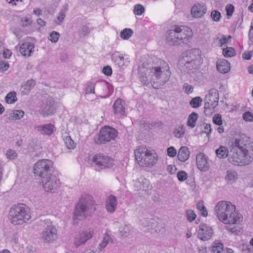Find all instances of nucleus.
<instances>
[{
  "label": "nucleus",
  "mask_w": 253,
  "mask_h": 253,
  "mask_svg": "<svg viewBox=\"0 0 253 253\" xmlns=\"http://www.w3.org/2000/svg\"><path fill=\"white\" fill-rule=\"evenodd\" d=\"M217 157L219 159H224L227 157H229L230 151L224 146H220L215 151Z\"/></svg>",
  "instance_id": "nucleus-31"
},
{
  "label": "nucleus",
  "mask_w": 253,
  "mask_h": 253,
  "mask_svg": "<svg viewBox=\"0 0 253 253\" xmlns=\"http://www.w3.org/2000/svg\"><path fill=\"white\" fill-rule=\"evenodd\" d=\"M157 224L155 227H154L153 230H154L155 232L157 234H163L165 231L164 224L161 221L159 222L158 220H157Z\"/></svg>",
  "instance_id": "nucleus-45"
},
{
  "label": "nucleus",
  "mask_w": 253,
  "mask_h": 253,
  "mask_svg": "<svg viewBox=\"0 0 253 253\" xmlns=\"http://www.w3.org/2000/svg\"><path fill=\"white\" fill-rule=\"evenodd\" d=\"M202 101V99L200 97H195L191 99L190 105L193 108H198L201 106Z\"/></svg>",
  "instance_id": "nucleus-41"
},
{
  "label": "nucleus",
  "mask_w": 253,
  "mask_h": 253,
  "mask_svg": "<svg viewBox=\"0 0 253 253\" xmlns=\"http://www.w3.org/2000/svg\"><path fill=\"white\" fill-rule=\"evenodd\" d=\"M32 23V21L31 19L26 17H22L21 19V25L22 27H29Z\"/></svg>",
  "instance_id": "nucleus-52"
},
{
  "label": "nucleus",
  "mask_w": 253,
  "mask_h": 253,
  "mask_svg": "<svg viewBox=\"0 0 253 253\" xmlns=\"http://www.w3.org/2000/svg\"><path fill=\"white\" fill-rule=\"evenodd\" d=\"M226 16L227 19H230L234 11V6L231 4H228L225 7Z\"/></svg>",
  "instance_id": "nucleus-50"
},
{
  "label": "nucleus",
  "mask_w": 253,
  "mask_h": 253,
  "mask_svg": "<svg viewBox=\"0 0 253 253\" xmlns=\"http://www.w3.org/2000/svg\"><path fill=\"white\" fill-rule=\"evenodd\" d=\"M223 54L225 57H231L234 56L236 53L234 49L230 47L223 49Z\"/></svg>",
  "instance_id": "nucleus-42"
},
{
  "label": "nucleus",
  "mask_w": 253,
  "mask_h": 253,
  "mask_svg": "<svg viewBox=\"0 0 253 253\" xmlns=\"http://www.w3.org/2000/svg\"><path fill=\"white\" fill-rule=\"evenodd\" d=\"M16 93L15 91H11L8 93L5 97V100L8 104H13L17 101Z\"/></svg>",
  "instance_id": "nucleus-36"
},
{
  "label": "nucleus",
  "mask_w": 253,
  "mask_h": 253,
  "mask_svg": "<svg viewBox=\"0 0 253 253\" xmlns=\"http://www.w3.org/2000/svg\"><path fill=\"white\" fill-rule=\"evenodd\" d=\"M198 118V114L196 112H192L189 115L187 121V126L193 128L195 127L196 123Z\"/></svg>",
  "instance_id": "nucleus-32"
},
{
  "label": "nucleus",
  "mask_w": 253,
  "mask_h": 253,
  "mask_svg": "<svg viewBox=\"0 0 253 253\" xmlns=\"http://www.w3.org/2000/svg\"><path fill=\"white\" fill-rule=\"evenodd\" d=\"M134 186L137 190H143L147 194H149L152 189V186L150 185L149 181L143 177L135 180Z\"/></svg>",
  "instance_id": "nucleus-19"
},
{
  "label": "nucleus",
  "mask_w": 253,
  "mask_h": 253,
  "mask_svg": "<svg viewBox=\"0 0 253 253\" xmlns=\"http://www.w3.org/2000/svg\"><path fill=\"white\" fill-rule=\"evenodd\" d=\"M213 122L215 125L220 126L222 124V117L221 115L215 114L213 117Z\"/></svg>",
  "instance_id": "nucleus-57"
},
{
  "label": "nucleus",
  "mask_w": 253,
  "mask_h": 253,
  "mask_svg": "<svg viewBox=\"0 0 253 253\" xmlns=\"http://www.w3.org/2000/svg\"><path fill=\"white\" fill-rule=\"evenodd\" d=\"M65 17V11L63 9L61 10L57 16V21H55V24L58 25L61 24Z\"/></svg>",
  "instance_id": "nucleus-44"
},
{
  "label": "nucleus",
  "mask_w": 253,
  "mask_h": 253,
  "mask_svg": "<svg viewBox=\"0 0 253 253\" xmlns=\"http://www.w3.org/2000/svg\"><path fill=\"white\" fill-rule=\"evenodd\" d=\"M219 100L218 91L215 88H211L204 99V113L210 116L214 109L218 105Z\"/></svg>",
  "instance_id": "nucleus-9"
},
{
  "label": "nucleus",
  "mask_w": 253,
  "mask_h": 253,
  "mask_svg": "<svg viewBox=\"0 0 253 253\" xmlns=\"http://www.w3.org/2000/svg\"><path fill=\"white\" fill-rule=\"evenodd\" d=\"M53 162L48 159H42L38 161L33 167L35 175L39 176L42 179L52 175L53 171Z\"/></svg>",
  "instance_id": "nucleus-8"
},
{
  "label": "nucleus",
  "mask_w": 253,
  "mask_h": 253,
  "mask_svg": "<svg viewBox=\"0 0 253 253\" xmlns=\"http://www.w3.org/2000/svg\"><path fill=\"white\" fill-rule=\"evenodd\" d=\"M60 37V34L56 31L52 32L48 37V40L52 42H56Z\"/></svg>",
  "instance_id": "nucleus-48"
},
{
  "label": "nucleus",
  "mask_w": 253,
  "mask_h": 253,
  "mask_svg": "<svg viewBox=\"0 0 253 253\" xmlns=\"http://www.w3.org/2000/svg\"><path fill=\"white\" fill-rule=\"evenodd\" d=\"M92 162L100 169L109 168L114 165V160L111 158L100 153L92 157Z\"/></svg>",
  "instance_id": "nucleus-11"
},
{
  "label": "nucleus",
  "mask_w": 253,
  "mask_h": 253,
  "mask_svg": "<svg viewBox=\"0 0 253 253\" xmlns=\"http://www.w3.org/2000/svg\"><path fill=\"white\" fill-rule=\"evenodd\" d=\"M186 217L189 222H192L195 219L196 214L193 211L188 210L186 211Z\"/></svg>",
  "instance_id": "nucleus-55"
},
{
  "label": "nucleus",
  "mask_w": 253,
  "mask_h": 253,
  "mask_svg": "<svg viewBox=\"0 0 253 253\" xmlns=\"http://www.w3.org/2000/svg\"><path fill=\"white\" fill-rule=\"evenodd\" d=\"M187 174L184 171H179L177 173V177L180 181H183L187 178Z\"/></svg>",
  "instance_id": "nucleus-56"
},
{
  "label": "nucleus",
  "mask_w": 253,
  "mask_h": 253,
  "mask_svg": "<svg viewBox=\"0 0 253 253\" xmlns=\"http://www.w3.org/2000/svg\"><path fill=\"white\" fill-rule=\"evenodd\" d=\"M64 141L66 147L69 149H73L76 147V144L69 136L64 138Z\"/></svg>",
  "instance_id": "nucleus-40"
},
{
  "label": "nucleus",
  "mask_w": 253,
  "mask_h": 253,
  "mask_svg": "<svg viewBox=\"0 0 253 253\" xmlns=\"http://www.w3.org/2000/svg\"><path fill=\"white\" fill-rule=\"evenodd\" d=\"M207 12V7L204 3H197L191 8V14L194 18H199L203 17Z\"/></svg>",
  "instance_id": "nucleus-16"
},
{
  "label": "nucleus",
  "mask_w": 253,
  "mask_h": 253,
  "mask_svg": "<svg viewBox=\"0 0 253 253\" xmlns=\"http://www.w3.org/2000/svg\"><path fill=\"white\" fill-rule=\"evenodd\" d=\"M144 11L145 8L142 5L138 4L134 6L133 12L135 15H141L144 12Z\"/></svg>",
  "instance_id": "nucleus-47"
},
{
  "label": "nucleus",
  "mask_w": 253,
  "mask_h": 253,
  "mask_svg": "<svg viewBox=\"0 0 253 253\" xmlns=\"http://www.w3.org/2000/svg\"><path fill=\"white\" fill-rule=\"evenodd\" d=\"M92 236V232L91 231H84L79 233L75 239L74 243L76 247H78L84 244Z\"/></svg>",
  "instance_id": "nucleus-18"
},
{
  "label": "nucleus",
  "mask_w": 253,
  "mask_h": 253,
  "mask_svg": "<svg viewBox=\"0 0 253 253\" xmlns=\"http://www.w3.org/2000/svg\"><path fill=\"white\" fill-rule=\"evenodd\" d=\"M213 234V231L211 227L205 224H201L200 225L198 231V237L203 241L209 240Z\"/></svg>",
  "instance_id": "nucleus-15"
},
{
  "label": "nucleus",
  "mask_w": 253,
  "mask_h": 253,
  "mask_svg": "<svg viewBox=\"0 0 253 253\" xmlns=\"http://www.w3.org/2000/svg\"><path fill=\"white\" fill-rule=\"evenodd\" d=\"M133 33V31L131 29L125 28L120 33V37L123 40H128L129 39Z\"/></svg>",
  "instance_id": "nucleus-35"
},
{
  "label": "nucleus",
  "mask_w": 253,
  "mask_h": 253,
  "mask_svg": "<svg viewBox=\"0 0 253 253\" xmlns=\"http://www.w3.org/2000/svg\"><path fill=\"white\" fill-rule=\"evenodd\" d=\"M36 82L33 80H27L21 86L20 91L22 95H27L29 93L32 88L35 85Z\"/></svg>",
  "instance_id": "nucleus-25"
},
{
  "label": "nucleus",
  "mask_w": 253,
  "mask_h": 253,
  "mask_svg": "<svg viewBox=\"0 0 253 253\" xmlns=\"http://www.w3.org/2000/svg\"><path fill=\"white\" fill-rule=\"evenodd\" d=\"M6 156L9 160H14L17 158V154L15 150L9 149L6 151Z\"/></svg>",
  "instance_id": "nucleus-49"
},
{
  "label": "nucleus",
  "mask_w": 253,
  "mask_h": 253,
  "mask_svg": "<svg viewBox=\"0 0 253 253\" xmlns=\"http://www.w3.org/2000/svg\"><path fill=\"white\" fill-rule=\"evenodd\" d=\"M89 33V30L87 26L84 25L82 28V34L84 36Z\"/></svg>",
  "instance_id": "nucleus-64"
},
{
  "label": "nucleus",
  "mask_w": 253,
  "mask_h": 253,
  "mask_svg": "<svg viewBox=\"0 0 253 253\" xmlns=\"http://www.w3.org/2000/svg\"><path fill=\"white\" fill-rule=\"evenodd\" d=\"M9 66L7 62H4L3 61L0 62V72H3L5 71H6Z\"/></svg>",
  "instance_id": "nucleus-61"
},
{
  "label": "nucleus",
  "mask_w": 253,
  "mask_h": 253,
  "mask_svg": "<svg viewBox=\"0 0 253 253\" xmlns=\"http://www.w3.org/2000/svg\"><path fill=\"white\" fill-rule=\"evenodd\" d=\"M231 39V37L230 36H228L227 37L223 36L221 39L219 40L220 46H222L223 45L226 44Z\"/></svg>",
  "instance_id": "nucleus-60"
},
{
  "label": "nucleus",
  "mask_w": 253,
  "mask_h": 253,
  "mask_svg": "<svg viewBox=\"0 0 253 253\" xmlns=\"http://www.w3.org/2000/svg\"><path fill=\"white\" fill-rule=\"evenodd\" d=\"M41 183L44 191L52 194L56 192L59 185V180L53 174L42 179Z\"/></svg>",
  "instance_id": "nucleus-12"
},
{
  "label": "nucleus",
  "mask_w": 253,
  "mask_h": 253,
  "mask_svg": "<svg viewBox=\"0 0 253 253\" xmlns=\"http://www.w3.org/2000/svg\"><path fill=\"white\" fill-rule=\"evenodd\" d=\"M24 115V112L22 110H14L10 114V118L12 120H19L23 118Z\"/></svg>",
  "instance_id": "nucleus-39"
},
{
  "label": "nucleus",
  "mask_w": 253,
  "mask_h": 253,
  "mask_svg": "<svg viewBox=\"0 0 253 253\" xmlns=\"http://www.w3.org/2000/svg\"><path fill=\"white\" fill-rule=\"evenodd\" d=\"M11 30L17 39H20L22 37L23 31L19 27H12Z\"/></svg>",
  "instance_id": "nucleus-46"
},
{
  "label": "nucleus",
  "mask_w": 253,
  "mask_h": 253,
  "mask_svg": "<svg viewBox=\"0 0 253 253\" xmlns=\"http://www.w3.org/2000/svg\"><path fill=\"white\" fill-rule=\"evenodd\" d=\"M119 232L121 237L126 238L132 234V227L129 224L123 223L119 228Z\"/></svg>",
  "instance_id": "nucleus-24"
},
{
  "label": "nucleus",
  "mask_w": 253,
  "mask_h": 253,
  "mask_svg": "<svg viewBox=\"0 0 253 253\" xmlns=\"http://www.w3.org/2000/svg\"><path fill=\"white\" fill-rule=\"evenodd\" d=\"M124 104V100L120 98L115 101L113 105V110L115 114L124 115L125 113Z\"/></svg>",
  "instance_id": "nucleus-26"
},
{
  "label": "nucleus",
  "mask_w": 253,
  "mask_h": 253,
  "mask_svg": "<svg viewBox=\"0 0 253 253\" xmlns=\"http://www.w3.org/2000/svg\"><path fill=\"white\" fill-rule=\"evenodd\" d=\"M96 205L92 195L83 194L75 206L74 216L79 219L91 217L96 210Z\"/></svg>",
  "instance_id": "nucleus-4"
},
{
  "label": "nucleus",
  "mask_w": 253,
  "mask_h": 253,
  "mask_svg": "<svg viewBox=\"0 0 253 253\" xmlns=\"http://www.w3.org/2000/svg\"><path fill=\"white\" fill-rule=\"evenodd\" d=\"M201 51L199 49L194 48L187 51L183 57V60L203 61L201 56Z\"/></svg>",
  "instance_id": "nucleus-17"
},
{
  "label": "nucleus",
  "mask_w": 253,
  "mask_h": 253,
  "mask_svg": "<svg viewBox=\"0 0 253 253\" xmlns=\"http://www.w3.org/2000/svg\"><path fill=\"white\" fill-rule=\"evenodd\" d=\"M183 64L185 68L189 71L198 68L203 63V61H198L196 60L195 61L183 60Z\"/></svg>",
  "instance_id": "nucleus-30"
},
{
  "label": "nucleus",
  "mask_w": 253,
  "mask_h": 253,
  "mask_svg": "<svg viewBox=\"0 0 253 253\" xmlns=\"http://www.w3.org/2000/svg\"><path fill=\"white\" fill-rule=\"evenodd\" d=\"M243 119L246 122H253V114L250 111H247L243 114Z\"/></svg>",
  "instance_id": "nucleus-53"
},
{
  "label": "nucleus",
  "mask_w": 253,
  "mask_h": 253,
  "mask_svg": "<svg viewBox=\"0 0 253 253\" xmlns=\"http://www.w3.org/2000/svg\"><path fill=\"white\" fill-rule=\"evenodd\" d=\"M34 44L26 42L21 44L19 47V51L21 55L25 57H29L34 51Z\"/></svg>",
  "instance_id": "nucleus-22"
},
{
  "label": "nucleus",
  "mask_w": 253,
  "mask_h": 253,
  "mask_svg": "<svg viewBox=\"0 0 253 253\" xmlns=\"http://www.w3.org/2000/svg\"><path fill=\"white\" fill-rule=\"evenodd\" d=\"M112 60L119 67L123 66L124 63V57L118 54H114L112 57Z\"/></svg>",
  "instance_id": "nucleus-38"
},
{
  "label": "nucleus",
  "mask_w": 253,
  "mask_h": 253,
  "mask_svg": "<svg viewBox=\"0 0 253 253\" xmlns=\"http://www.w3.org/2000/svg\"><path fill=\"white\" fill-rule=\"evenodd\" d=\"M35 128L42 134L50 136L53 133L55 130V126L52 124L49 123L36 126Z\"/></svg>",
  "instance_id": "nucleus-21"
},
{
  "label": "nucleus",
  "mask_w": 253,
  "mask_h": 253,
  "mask_svg": "<svg viewBox=\"0 0 253 253\" xmlns=\"http://www.w3.org/2000/svg\"><path fill=\"white\" fill-rule=\"evenodd\" d=\"M223 250V245L221 243H215L212 247L213 253H221Z\"/></svg>",
  "instance_id": "nucleus-43"
},
{
  "label": "nucleus",
  "mask_w": 253,
  "mask_h": 253,
  "mask_svg": "<svg viewBox=\"0 0 253 253\" xmlns=\"http://www.w3.org/2000/svg\"><path fill=\"white\" fill-rule=\"evenodd\" d=\"M190 152L186 146L181 147L178 151L177 157L181 162L186 161L189 157Z\"/></svg>",
  "instance_id": "nucleus-28"
},
{
  "label": "nucleus",
  "mask_w": 253,
  "mask_h": 253,
  "mask_svg": "<svg viewBox=\"0 0 253 253\" xmlns=\"http://www.w3.org/2000/svg\"><path fill=\"white\" fill-rule=\"evenodd\" d=\"M42 239L46 243H52L57 239V231L53 225L47 226L42 233Z\"/></svg>",
  "instance_id": "nucleus-14"
},
{
  "label": "nucleus",
  "mask_w": 253,
  "mask_h": 253,
  "mask_svg": "<svg viewBox=\"0 0 253 253\" xmlns=\"http://www.w3.org/2000/svg\"><path fill=\"white\" fill-rule=\"evenodd\" d=\"M140 79L144 85L158 83L164 84L170 76L168 64L159 59L156 63H144L139 68Z\"/></svg>",
  "instance_id": "nucleus-1"
},
{
  "label": "nucleus",
  "mask_w": 253,
  "mask_h": 253,
  "mask_svg": "<svg viewBox=\"0 0 253 253\" xmlns=\"http://www.w3.org/2000/svg\"><path fill=\"white\" fill-rule=\"evenodd\" d=\"M211 17L215 22H218L220 20L221 18V13L217 10H214L211 11Z\"/></svg>",
  "instance_id": "nucleus-51"
},
{
  "label": "nucleus",
  "mask_w": 253,
  "mask_h": 253,
  "mask_svg": "<svg viewBox=\"0 0 253 253\" xmlns=\"http://www.w3.org/2000/svg\"><path fill=\"white\" fill-rule=\"evenodd\" d=\"M238 175L235 171H227L225 179L228 183H232L237 179Z\"/></svg>",
  "instance_id": "nucleus-33"
},
{
  "label": "nucleus",
  "mask_w": 253,
  "mask_h": 253,
  "mask_svg": "<svg viewBox=\"0 0 253 253\" xmlns=\"http://www.w3.org/2000/svg\"><path fill=\"white\" fill-rule=\"evenodd\" d=\"M8 217L12 224L23 225L31 218L30 209L23 204L15 205L10 208Z\"/></svg>",
  "instance_id": "nucleus-6"
},
{
  "label": "nucleus",
  "mask_w": 253,
  "mask_h": 253,
  "mask_svg": "<svg viewBox=\"0 0 253 253\" xmlns=\"http://www.w3.org/2000/svg\"><path fill=\"white\" fill-rule=\"evenodd\" d=\"M102 72L106 76H111L112 74L111 68L109 66H105L102 69Z\"/></svg>",
  "instance_id": "nucleus-62"
},
{
  "label": "nucleus",
  "mask_w": 253,
  "mask_h": 253,
  "mask_svg": "<svg viewBox=\"0 0 253 253\" xmlns=\"http://www.w3.org/2000/svg\"><path fill=\"white\" fill-rule=\"evenodd\" d=\"M252 56V52H244L242 54V57L246 60H249Z\"/></svg>",
  "instance_id": "nucleus-63"
},
{
  "label": "nucleus",
  "mask_w": 253,
  "mask_h": 253,
  "mask_svg": "<svg viewBox=\"0 0 253 253\" xmlns=\"http://www.w3.org/2000/svg\"><path fill=\"white\" fill-rule=\"evenodd\" d=\"M118 131L116 129L110 126H106L100 131L97 139L95 142L98 144H105L112 140H114L117 137Z\"/></svg>",
  "instance_id": "nucleus-10"
},
{
  "label": "nucleus",
  "mask_w": 253,
  "mask_h": 253,
  "mask_svg": "<svg viewBox=\"0 0 253 253\" xmlns=\"http://www.w3.org/2000/svg\"><path fill=\"white\" fill-rule=\"evenodd\" d=\"M112 240V239L109 234L106 233L104 236L103 240L101 244H99L98 249L101 251L103 249L105 248L110 242Z\"/></svg>",
  "instance_id": "nucleus-37"
},
{
  "label": "nucleus",
  "mask_w": 253,
  "mask_h": 253,
  "mask_svg": "<svg viewBox=\"0 0 253 253\" xmlns=\"http://www.w3.org/2000/svg\"><path fill=\"white\" fill-rule=\"evenodd\" d=\"M184 91L189 94L193 92V87L191 85L188 84H184L183 86Z\"/></svg>",
  "instance_id": "nucleus-58"
},
{
  "label": "nucleus",
  "mask_w": 253,
  "mask_h": 253,
  "mask_svg": "<svg viewBox=\"0 0 253 253\" xmlns=\"http://www.w3.org/2000/svg\"><path fill=\"white\" fill-rule=\"evenodd\" d=\"M54 101L51 98H48L45 102H42L40 110V113L44 117L52 115L55 112Z\"/></svg>",
  "instance_id": "nucleus-13"
},
{
  "label": "nucleus",
  "mask_w": 253,
  "mask_h": 253,
  "mask_svg": "<svg viewBox=\"0 0 253 253\" xmlns=\"http://www.w3.org/2000/svg\"><path fill=\"white\" fill-rule=\"evenodd\" d=\"M134 154L138 165L141 167L152 166L157 163V159L154 154L145 148H139L135 151Z\"/></svg>",
  "instance_id": "nucleus-7"
},
{
  "label": "nucleus",
  "mask_w": 253,
  "mask_h": 253,
  "mask_svg": "<svg viewBox=\"0 0 253 253\" xmlns=\"http://www.w3.org/2000/svg\"><path fill=\"white\" fill-rule=\"evenodd\" d=\"M117 204L116 197L113 195H110L106 201L105 207L107 211L111 213H113L117 208Z\"/></svg>",
  "instance_id": "nucleus-23"
},
{
  "label": "nucleus",
  "mask_w": 253,
  "mask_h": 253,
  "mask_svg": "<svg viewBox=\"0 0 253 253\" xmlns=\"http://www.w3.org/2000/svg\"><path fill=\"white\" fill-rule=\"evenodd\" d=\"M196 163L198 168L201 171H206L209 169L207 158L203 153H199L196 156Z\"/></svg>",
  "instance_id": "nucleus-20"
},
{
  "label": "nucleus",
  "mask_w": 253,
  "mask_h": 253,
  "mask_svg": "<svg viewBox=\"0 0 253 253\" xmlns=\"http://www.w3.org/2000/svg\"><path fill=\"white\" fill-rule=\"evenodd\" d=\"M216 67L219 72L225 74L230 70V64L225 59L219 60L217 61Z\"/></svg>",
  "instance_id": "nucleus-27"
},
{
  "label": "nucleus",
  "mask_w": 253,
  "mask_h": 253,
  "mask_svg": "<svg viewBox=\"0 0 253 253\" xmlns=\"http://www.w3.org/2000/svg\"><path fill=\"white\" fill-rule=\"evenodd\" d=\"M95 88V84L92 83H89L87 84L86 88H85V93L89 94V93H95L94 91Z\"/></svg>",
  "instance_id": "nucleus-54"
},
{
  "label": "nucleus",
  "mask_w": 253,
  "mask_h": 253,
  "mask_svg": "<svg viewBox=\"0 0 253 253\" xmlns=\"http://www.w3.org/2000/svg\"><path fill=\"white\" fill-rule=\"evenodd\" d=\"M141 225L144 228H146V230H153L154 227H155L157 224V220L155 219L145 218L141 220Z\"/></svg>",
  "instance_id": "nucleus-29"
},
{
  "label": "nucleus",
  "mask_w": 253,
  "mask_h": 253,
  "mask_svg": "<svg viewBox=\"0 0 253 253\" xmlns=\"http://www.w3.org/2000/svg\"><path fill=\"white\" fill-rule=\"evenodd\" d=\"M185 131V126L183 125H180L174 129L173 132L175 137L180 138L183 136Z\"/></svg>",
  "instance_id": "nucleus-34"
},
{
  "label": "nucleus",
  "mask_w": 253,
  "mask_h": 253,
  "mask_svg": "<svg viewBox=\"0 0 253 253\" xmlns=\"http://www.w3.org/2000/svg\"><path fill=\"white\" fill-rule=\"evenodd\" d=\"M191 32L190 29L187 27L174 26L167 32L166 41L172 46L185 43L190 37Z\"/></svg>",
  "instance_id": "nucleus-5"
},
{
  "label": "nucleus",
  "mask_w": 253,
  "mask_h": 253,
  "mask_svg": "<svg viewBox=\"0 0 253 253\" xmlns=\"http://www.w3.org/2000/svg\"><path fill=\"white\" fill-rule=\"evenodd\" d=\"M167 154L169 157H174L176 155V150L173 147H169L167 149Z\"/></svg>",
  "instance_id": "nucleus-59"
},
{
  "label": "nucleus",
  "mask_w": 253,
  "mask_h": 253,
  "mask_svg": "<svg viewBox=\"0 0 253 253\" xmlns=\"http://www.w3.org/2000/svg\"><path fill=\"white\" fill-rule=\"evenodd\" d=\"M214 211L219 220L224 224H238L243 221V216L236 211L235 205L228 201L219 202Z\"/></svg>",
  "instance_id": "nucleus-3"
},
{
  "label": "nucleus",
  "mask_w": 253,
  "mask_h": 253,
  "mask_svg": "<svg viewBox=\"0 0 253 253\" xmlns=\"http://www.w3.org/2000/svg\"><path fill=\"white\" fill-rule=\"evenodd\" d=\"M253 161V143L244 134L236 137L232 143L229 162L235 166H245Z\"/></svg>",
  "instance_id": "nucleus-2"
}]
</instances>
